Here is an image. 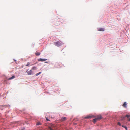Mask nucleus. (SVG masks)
<instances>
[{
  "mask_svg": "<svg viewBox=\"0 0 130 130\" xmlns=\"http://www.w3.org/2000/svg\"><path fill=\"white\" fill-rule=\"evenodd\" d=\"M48 127L49 130H55V125L52 124H50Z\"/></svg>",
  "mask_w": 130,
  "mask_h": 130,
  "instance_id": "f257e3e1",
  "label": "nucleus"
},
{
  "mask_svg": "<svg viewBox=\"0 0 130 130\" xmlns=\"http://www.w3.org/2000/svg\"><path fill=\"white\" fill-rule=\"evenodd\" d=\"M54 44L55 46L59 47L62 45L63 44V43L61 41H58L56 42H54Z\"/></svg>",
  "mask_w": 130,
  "mask_h": 130,
  "instance_id": "f03ea898",
  "label": "nucleus"
},
{
  "mask_svg": "<svg viewBox=\"0 0 130 130\" xmlns=\"http://www.w3.org/2000/svg\"><path fill=\"white\" fill-rule=\"evenodd\" d=\"M93 117V115H89L88 116H86L84 117V118L85 119H87V118H92Z\"/></svg>",
  "mask_w": 130,
  "mask_h": 130,
  "instance_id": "7ed1b4c3",
  "label": "nucleus"
},
{
  "mask_svg": "<svg viewBox=\"0 0 130 130\" xmlns=\"http://www.w3.org/2000/svg\"><path fill=\"white\" fill-rule=\"evenodd\" d=\"M67 119V118L66 117H63L62 118L60 119V121H63L66 120Z\"/></svg>",
  "mask_w": 130,
  "mask_h": 130,
  "instance_id": "20e7f679",
  "label": "nucleus"
},
{
  "mask_svg": "<svg viewBox=\"0 0 130 130\" xmlns=\"http://www.w3.org/2000/svg\"><path fill=\"white\" fill-rule=\"evenodd\" d=\"M47 59H42V58H40L38 59V61H43L47 60Z\"/></svg>",
  "mask_w": 130,
  "mask_h": 130,
  "instance_id": "39448f33",
  "label": "nucleus"
},
{
  "mask_svg": "<svg viewBox=\"0 0 130 130\" xmlns=\"http://www.w3.org/2000/svg\"><path fill=\"white\" fill-rule=\"evenodd\" d=\"M15 76H14V75H13V76H12V77H10L8 79V80H10L11 79H13L14 78H15Z\"/></svg>",
  "mask_w": 130,
  "mask_h": 130,
  "instance_id": "423d86ee",
  "label": "nucleus"
},
{
  "mask_svg": "<svg viewBox=\"0 0 130 130\" xmlns=\"http://www.w3.org/2000/svg\"><path fill=\"white\" fill-rule=\"evenodd\" d=\"M127 104V103L126 102H124V104H123L122 106L125 108H126V105Z\"/></svg>",
  "mask_w": 130,
  "mask_h": 130,
  "instance_id": "0eeeda50",
  "label": "nucleus"
},
{
  "mask_svg": "<svg viewBox=\"0 0 130 130\" xmlns=\"http://www.w3.org/2000/svg\"><path fill=\"white\" fill-rule=\"evenodd\" d=\"M32 70H30L27 72V74L28 75H31L32 74Z\"/></svg>",
  "mask_w": 130,
  "mask_h": 130,
  "instance_id": "6e6552de",
  "label": "nucleus"
},
{
  "mask_svg": "<svg viewBox=\"0 0 130 130\" xmlns=\"http://www.w3.org/2000/svg\"><path fill=\"white\" fill-rule=\"evenodd\" d=\"M98 30L102 31H104V29L103 28H100L98 29Z\"/></svg>",
  "mask_w": 130,
  "mask_h": 130,
  "instance_id": "1a4fd4ad",
  "label": "nucleus"
},
{
  "mask_svg": "<svg viewBox=\"0 0 130 130\" xmlns=\"http://www.w3.org/2000/svg\"><path fill=\"white\" fill-rule=\"evenodd\" d=\"M35 54L37 56H39L40 54L39 52L37 51L36 52Z\"/></svg>",
  "mask_w": 130,
  "mask_h": 130,
  "instance_id": "9d476101",
  "label": "nucleus"
},
{
  "mask_svg": "<svg viewBox=\"0 0 130 130\" xmlns=\"http://www.w3.org/2000/svg\"><path fill=\"white\" fill-rule=\"evenodd\" d=\"M41 123L40 122H37L36 125H41Z\"/></svg>",
  "mask_w": 130,
  "mask_h": 130,
  "instance_id": "9b49d317",
  "label": "nucleus"
},
{
  "mask_svg": "<svg viewBox=\"0 0 130 130\" xmlns=\"http://www.w3.org/2000/svg\"><path fill=\"white\" fill-rule=\"evenodd\" d=\"M97 118L98 120L101 119L102 118L101 116L100 115H99L98 116Z\"/></svg>",
  "mask_w": 130,
  "mask_h": 130,
  "instance_id": "f8f14e48",
  "label": "nucleus"
},
{
  "mask_svg": "<svg viewBox=\"0 0 130 130\" xmlns=\"http://www.w3.org/2000/svg\"><path fill=\"white\" fill-rule=\"evenodd\" d=\"M98 120V119L97 118H95L93 119V121L94 123L96 122Z\"/></svg>",
  "mask_w": 130,
  "mask_h": 130,
  "instance_id": "ddd939ff",
  "label": "nucleus"
},
{
  "mask_svg": "<svg viewBox=\"0 0 130 130\" xmlns=\"http://www.w3.org/2000/svg\"><path fill=\"white\" fill-rule=\"evenodd\" d=\"M41 72H39V73H37L36 74V76H38V75H39L41 73Z\"/></svg>",
  "mask_w": 130,
  "mask_h": 130,
  "instance_id": "4468645a",
  "label": "nucleus"
},
{
  "mask_svg": "<svg viewBox=\"0 0 130 130\" xmlns=\"http://www.w3.org/2000/svg\"><path fill=\"white\" fill-rule=\"evenodd\" d=\"M36 69V67H34L31 69V70H35Z\"/></svg>",
  "mask_w": 130,
  "mask_h": 130,
  "instance_id": "2eb2a0df",
  "label": "nucleus"
},
{
  "mask_svg": "<svg viewBox=\"0 0 130 130\" xmlns=\"http://www.w3.org/2000/svg\"><path fill=\"white\" fill-rule=\"evenodd\" d=\"M30 64V63L29 62H28L27 63V64L26 65V66H29V65Z\"/></svg>",
  "mask_w": 130,
  "mask_h": 130,
  "instance_id": "dca6fc26",
  "label": "nucleus"
},
{
  "mask_svg": "<svg viewBox=\"0 0 130 130\" xmlns=\"http://www.w3.org/2000/svg\"><path fill=\"white\" fill-rule=\"evenodd\" d=\"M117 124H118V125H119L120 126H121V124H120V122H118V123Z\"/></svg>",
  "mask_w": 130,
  "mask_h": 130,
  "instance_id": "f3484780",
  "label": "nucleus"
},
{
  "mask_svg": "<svg viewBox=\"0 0 130 130\" xmlns=\"http://www.w3.org/2000/svg\"><path fill=\"white\" fill-rule=\"evenodd\" d=\"M126 117H127V118H128L130 117V116L129 115H126Z\"/></svg>",
  "mask_w": 130,
  "mask_h": 130,
  "instance_id": "a211bd4d",
  "label": "nucleus"
},
{
  "mask_svg": "<svg viewBox=\"0 0 130 130\" xmlns=\"http://www.w3.org/2000/svg\"><path fill=\"white\" fill-rule=\"evenodd\" d=\"M124 128H125V129L126 130H127V127L126 126L124 127Z\"/></svg>",
  "mask_w": 130,
  "mask_h": 130,
  "instance_id": "6ab92c4d",
  "label": "nucleus"
},
{
  "mask_svg": "<svg viewBox=\"0 0 130 130\" xmlns=\"http://www.w3.org/2000/svg\"><path fill=\"white\" fill-rule=\"evenodd\" d=\"M46 119L47 121H49V120H48L47 118H46Z\"/></svg>",
  "mask_w": 130,
  "mask_h": 130,
  "instance_id": "aec40b11",
  "label": "nucleus"
},
{
  "mask_svg": "<svg viewBox=\"0 0 130 130\" xmlns=\"http://www.w3.org/2000/svg\"><path fill=\"white\" fill-rule=\"evenodd\" d=\"M128 120L129 121H130V118H129L128 119Z\"/></svg>",
  "mask_w": 130,
  "mask_h": 130,
  "instance_id": "412c9836",
  "label": "nucleus"
},
{
  "mask_svg": "<svg viewBox=\"0 0 130 130\" xmlns=\"http://www.w3.org/2000/svg\"><path fill=\"white\" fill-rule=\"evenodd\" d=\"M122 126L123 127H125V126H123V125H122Z\"/></svg>",
  "mask_w": 130,
  "mask_h": 130,
  "instance_id": "4be33fe9",
  "label": "nucleus"
}]
</instances>
